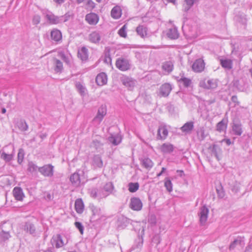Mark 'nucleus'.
<instances>
[{
  "mask_svg": "<svg viewBox=\"0 0 252 252\" xmlns=\"http://www.w3.org/2000/svg\"><path fill=\"white\" fill-rule=\"evenodd\" d=\"M13 146H6L0 151V158L5 162L11 161L14 156Z\"/></svg>",
  "mask_w": 252,
  "mask_h": 252,
  "instance_id": "obj_1",
  "label": "nucleus"
},
{
  "mask_svg": "<svg viewBox=\"0 0 252 252\" xmlns=\"http://www.w3.org/2000/svg\"><path fill=\"white\" fill-rule=\"evenodd\" d=\"M199 85L201 87L206 89H214L217 87L218 83L215 79H205L200 82Z\"/></svg>",
  "mask_w": 252,
  "mask_h": 252,
  "instance_id": "obj_2",
  "label": "nucleus"
},
{
  "mask_svg": "<svg viewBox=\"0 0 252 252\" xmlns=\"http://www.w3.org/2000/svg\"><path fill=\"white\" fill-rule=\"evenodd\" d=\"M208 214L209 209L206 206L200 208L198 214L201 225H203L205 224L208 219Z\"/></svg>",
  "mask_w": 252,
  "mask_h": 252,
  "instance_id": "obj_3",
  "label": "nucleus"
},
{
  "mask_svg": "<svg viewBox=\"0 0 252 252\" xmlns=\"http://www.w3.org/2000/svg\"><path fill=\"white\" fill-rule=\"evenodd\" d=\"M168 134L167 126L164 124H161L158 127L157 138L158 140H165Z\"/></svg>",
  "mask_w": 252,
  "mask_h": 252,
  "instance_id": "obj_4",
  "label": "nucleus"
},
{
  "mask_svg": "<svg viewBox=\"0 0 252 252\" xmlns=\"http://www.w3.org/2000/svg\"><path fill=\"white\" fill-rule=\"evenodd\" d=\"M38 171L45 177H51L54 174V166L51 164H46L39 167Z\"/></svg>",
  "mask_w": 252,
  "mask_h": 252,
  "instance_id": "obj_5",
  "label": "nucleus"
},
{
  "mask_svg": "<svg viewBox=\"0 0 252 252\" xmlns=\"http://www.w3.org/2000/svg\"><path fill=\"white\" fill-rule=\"evenodd\" d=\"M143 207V204L141 200L136 197L131 198L129 203V208L132 210L139 211L141 210Z\"/></svg>",
  "mask_w": 252,
  "mask_h": 252,
  "instance_id": "obj_6",
  "label": "nucleus"
},
{
  "mask_svg": "<svg viewBox=\"0 0 252 252\" xmlns=\"http://www.w3.org/2000/svg\"><path fill=\"white\" fill-rule=\"evenodd\" d=\"M116 67L122 71H126L130 68L129 61L125 59H119L116 63Z\"/></svg>",
  "mask_w": 252,
  "mask_h": 252,
  "instance_id": "obj_7",
  "label": "nucleus"
},
{
  "mask_svg": "<svg viewBox=\"0 0 252 252\" xmlns=\"http://www.w3.org/2000/svg\"><path fill=\"white\" fill-rule=\"evenodd\" d=\"M107 112L106 107L105 105H101L98 109L96 116L94 118V122H97L100 124L102 121L104 117L106 115Z\"/></svg>",
  "mask_w": 252,
  "mask_h": 252,
  "instance_id": "obj_8",
  "label": "nucleus"
},
{
  "mask_svg": "<svg viewBox=\"0 0 252 252\" xmlns=\"http://www.w3.org/2000/svg\"><path fill=\"white\" fill-rule=\"evenodd\" d=\"M105 142V139L100 136H96L93 139L91 146L94 147L98 152L100 151Z\"/></svg>",
  "mask_w": 252,
  "mask_h": 252,
  "instance_id": "obj_9",
  "label": "nucleus"
},
{
  "mask_svg": "<svg viewBox=\"0 0 252 252\" xmlns=\"http://www.w3.org/2000/svg\"><path fill=\"white\" fill-rule=\"evenodd\" d=\"M205 68V63L201 59H198L192 65V70L196 72H202Z\"/></svg>",
  "mask_w": 252,
  "mask_h": 252,
  "instance_id": "obj_10",
  "label": "nucleus"
},
{
  "mask_svg": "<svg viewBox=\"0 0 252 252\" xmlns=\"http://www.w3.org/2000/svg\"><path fill=\"white\" fill-rule=\"evenodd\" d=\"M45 16L48 22L51 24L56 25L62 23L61 16H56L50 11H48Z\"/></svg>",
  "mask_w": 252,
  "mask_h": 252,
  "instance_id": "obj_11",
  "label": "nucleus"
},
{
  "mask_svg": "<svg viewBox=\"0 0 252 252\" xmlns=\"http://www.w3.org/2000/svg\"><path fill=\"white\" fill-rule=\"evenodd\" d=\"M121 80L123 84L129 90H132L134 88L136 83L135 80L126 76L123 77Z\"/></svg>",
  "mask_w": 252,
  "mask_h": 252,
  "instance_id": "obj_12",
  "label": "nucleus"
},
{
  "mask_svg": "<svg viewBox=\"0 0 252 252\" xmlns=\"http://www.w3.org/2000/svg\"><path fill=\"white\" fill-rule=\"evenodd\" d=\"M172 89L171 84L164 83L159 88V94L163 97L168 96Z\"/></svg>",
  "mask_w": 252,
  "mask_h": 252,
  "instance_id": "obj_13",
  "label": "nucleus"
},
{
  "mask_svg": "<svg viewBox=\"0 0 252 252\" xmlns=\"http://www.w3.org/2000/svg\"><path fill=\"white\" fill-rule=\"evenodd\" d=\"M86 21L92 25H95L99 21V17L94 13L87 14L85 17Z\"/></svg>",
  "mask_w": 252,
  "mask_h": 252,
  "instance_id": "obj_14",
  "label": "nucleus"
},
{
  "mask_svg": "<svg viewBox=\"0 0 252 252\" xmlns=\"http://www.w3.org/2000/svg\"><path fill=\"white\" fill-rule=\"evenodd\" d=\"M233 133L237 136H240L243 133L242 126L239 121H235L232 126Z\"/></svg>",
  "mask_w": 252,
  "mask_h": 252,
  "instance_id": "obj_15",
  "label": "nucleus"
},
{
  "mask_svg": "<svg viewBox=\"0 0 252 252\" xmlns=\"http://www.w3.org/2000/svg\"><path fill=\"white\" fill-rule=\"evenodd\" d=\"M53 69L55 73H61L63 69L62 62L59 59L54 58L52 60Z\"/></svg>",
  "mask_w": 252,
  "mask_h": 252,
  "instance_id": "obj_16",
  "label": "nucleus"
},
{
  "mask_svg": "<svg viewBox=\"0 0 252 252\" xmlns=\"http://www.w3.org/2000/svg\"><path fill=\"white\" fill-rule=\"evenodd\" d=\"M70 181L71 184L74 187H78L81 185L80 176L78 172H75L70 177Z\"/></svg>",
  "mask_w": 252,
  "mask_h": 252,
  "instance_id": "obj_17",
  "label": "nucleus"
},
{
  "mask_svg": "<svg viewBox=\"0 0 252 252\" xmlns=\"http://www.w3.org/2000/svg\"><path fill=\"white\" fill-rule=\"evenodd\" d=\"M13 194L15 199L18 201H22L24 197V193L20 187H15L13 189Z\"/></svg>",
  "mask_w": 252,
  "mask_h": 252,
  "instance_id": "obj_18",
  "label": "nucleus"
},
{
  "mask_svg": "<svg viewBox=\"0 0 252 252\" xmlns=\"http://www.w3.org/2000/svg\"><path fill=\"white\" fill-rule=\"evenodd\" d=\"M96 84L99 86H103L107 83V76L106 73L101 72L98 74L95 79Z\"/></svg>",
  "mask_w": 252,
  "mask_h": 252,
  "instance_id": "obj_19",
  "label": "nucleus"
},
{
  "mask_svg": "<svg viewBox=\"0 0 252 252\" xmlns=\"http://www.w3.org/2000/svg\"><path fill=\"white\" fill-rule=\"evenodd\" d=\"M143 236H138V238L135 240L134 244L132 247V250L139 252L143 247Z\"/></svg>",
  "mask_w": 252,
  "mask_h": 252,
  "instance_id": "obj_20",
  "label": "nucleus"
},
{
  "mask_svg": "<svg viewBox=\"0 0 252 252\" xmlns=\"http://www.w3.org/2000/svg\"><path fill=\"white\" fill-rule=\"evenodd\" d=\"M100 39V34L98 31L93 32L89 35V41L94 43H98Z\"/></svg>",
  "mask_w": 252,
  "mask_h": 252,
  "instance_id": "obj_21",
  "label": "nucleus"
},
{
  "mask_svg": "<svg viewBox=\"0 0 252 252\" xmlns=\"http://www.w3.org/2000/svg\"><path fill=\"white\" fill-rule=\"evenodd\" d=\"M209 149L211 150L212 153V155H214L217 158V159L219 161L220 160V154L221 153V149L220 147L216 144H214L213 146H210Z\"/></svg>",
  "mask_w": 252,
  "mask_h": 252,
  "instance_id": "obj_22",
  "label": "nucleus"
},
{
  "mask_svg": "<svg viewBox=\"0 0 252 252\" xmlns=\"http://www.w3.org/2000/svg\"><path fill=\"white\" fill-rule=\"evenodd\" d=\"M78 57L82 61H86L88 58V50L85 47H83L78 51Z\"/></svg>",
  "mask_w": 252,
  "mask_h": 252,
  "instance_id": "obj_23",
  "label": "nucleus"
},
{
  "mask_svg": "<svg viewBox=\"0 0 252 252\" xmlns=\"http://www.w3.org/2000/svg\"><path fill=\"white\" fill-rule=\"evenodd\" d=\"M174 149V146L168 143L163 144L161 147V151L164 154H170L173 151Z\"/></svg>",
  "mask_w": 252,
  "mask_h": 252,
  "instance_id": "obj_24",
  "label": "nucleus"
},
{
  "mask_svg": "<svg viewBox=\"0 0 252 252\" xmlns=\"http://www.w3.org/2000/svg\"><path fill=\"white\" fill-rule=\"evenodd\" d=\"M103 189L106 192L103 195H100V198L106 197L112 193L114 189L113 184L111 182L107 183L103 187Z\"/></svg>",
  "mask_w": 252,
  "mask_h": 252,
  "instance_id": "obj_25",
  "label": "nucleus"
},
{
  "mask_svg": "<svg viewBox=\"0 0 252 252\" xmlns=\"http://www.w3.org/2000/svg\"><path fill=\"white\" fill-rule=\"evenodd\" d=\"M24 230L29 233L30 234L33 235L35 233V227L33 224L30 222H27L24 226Z\"/></svg>",
  "mask_w": 252,
  "mask_h": 252,
  "instance_id": "obj_26",
  "label": "nucleus"
},
{
  "mask_svg": "<svg viewBox=\"0 0 252 252\" xmlns=\"http://www.w3.org/2000/svg\"><path fill=\"white\" fill-rule=\"evenodd\" d=\"M141 163L143 167L148 170H150L154 166V163L148 158H144L141 160Z\"/></svg>",
  "mask_w": 252,
  "mask_h": 252,
  "instance_id": "obj_27",
  "label": "nucleus"
},
{
  "mask_svg": "<svg viewBox=\"0 0 252 252\" xmlns=\"http://www.w3.org/2000/svg\"><path fill=\"white\" fill-rule=\"evenodd\" d=\"M111 15L112 17L115 19L120 18L122 15V10L120 7L119 6L114 7L111 10Z\"/></svg>",
  "mask_w": 252,
  "mask_h": 252,
  "instance_id": "obj_28",
  "label": "nucleus"
},
{
  "mask_svg": "<svg viewBox=\"0 0 252 252\" xmlns=\"http://www.w3.org/2000/svg\"><path fill=\"white\" fill-rule=\"evenodd\" d=\"M51 37L52 40L59 41L62 37L61 32L57 29H54L51 32Z\"/></svg>",
  "mask_w": 252,
  "mask_h": 252,
  "instance_id": "obj_29",
  "label": "nucleus"
},
{
  "mask_svg": "<svg viewBox=\"0 0 252 252\" xmlns=\"http://www.w3.org/2000/svg\"><path fill=\"white\" fill-rule=\"evenodd\" d=\"M75 208L77 213L81 214L84 210V205L81 199H77L75 202Z\"/></svg>",
  "mask_w": 252,
  "mask_h": 252,
  "instance_id": "obj_30",
  "label": "nucleus"
},
{
  "mask_svg": "<svg viewBox=\"0 0 252 252\" xmlns=\"http://www.w3.org/2000/svg\"><path fill=\"white\" fill-rule=\"evenodd\" d=\"M136 31L137 34L142 38H144L147 34V28L143 25H139Z\"/></svg>",
  "mask_w": 252,
  "mask_h": 252,
  "instance_id": "obj_31",
  "label": "nucleus"
},
{
  "mask_svg": "<svg viewBox=\"0 0 252 252\" xmlns=\"http://www.w3.org/2000/svg\"><path fill=\"white\" fill-rule=\"evenodd\" d=\"M163 70L167 73H170L172 71L174 68V64L172 61H167L164 62L162 66Z\"/></svg>",
  "mask_w": 252,
  "mask_h": 252,
  "instance_id": "obj_32",
  "label": "nucleus"
},
{
  "mask_svg": "<svg viewBox=\"0 0 252 252\" xmlns=\"http://www.w3.org/2000/svg\"><path fill=\"white\" fill-rule=\"evenodd\" d=\"M167 36L172 39H177L179 37L177 29L173 28L170 29L167 33Z\"/></svg>",
  "mask_w": 252,
  "mask_h": 252,
  "instance_id": "obj_33",
  "label": "nucleus"
},
{
  "mask_svg": "<svg viewBox=\"0 0 252 252\" xmlns=\"http://www.w3.org/2000/svg\"><path fill=\"white\" fill-rule=\"evenodd\" d=\"M220 63L222 67L226 69L229 70L232 68V61L230 59H221Z\"/></svg>",
  "mask_w": 252,
  "mask_h": 252,
  "instance_id": "obj_34",
  "label": "nucleus"
},
{
  "mask_svg": "<svg viewBox=\"0 0 252 252\" xmlns=\"http://www.w3.org/2000/svg\"><path fill=\"white\" fill-rule=\"evenodd\" d=\"M75 87L77 91L82 96H84L87 93V90L85 87L80 82H77L75 84Z\"/></svg>",
  "mask_w": 252,
  "mask_h": 252,
  "instance_id": "obj_35",
  "label": "nucleus"
},
{
  "mask_svg": "<svg viewBox=\"0 0 252 252\" xmlns=\"http://www.w3.org/2000/svg\"><path fill=\"white\" fill-rule=\"evenodd\" d=\"M121 138L118 135H111L108 138V141L114 145H118L121 142Z\"/></svg>",
  "mask_w": 252,
  "mask_h": 252,
  "instance_id": "obj_36",
  "label": "nucleus"
},
{
  "mask_svg": "<svg viewBox=\"0 0 252 252\" xmlns=\"http://www.w3.org/2000/svg\"><path fill=\"white\" fill-rule=\"evenodd\" d=\"M53 240L55 243L56 248H60L64 245V243L60 234H58L56 237H54Z\"/></svg>",
  "mask_w": 252,
  "mask_h": 252,
  "instance_id": "obj_37",
  "label": "nucleus"
},
{
  "mask_svg": "<svg viewBox=\"0 0 252 252\" xmlns=\"http://www.w3.org/2000/svg\"><path fill=\"white\" fill-rule=\"evenodd\" d=\"M93 164L97 167L101 168L103 166V161L100 156L95 155L93 158Z\"/></svg>",
  "mask_w": 252,
  "mask_h": 252,
  "instance_id": "obj_38",
  "label": "nucleus"
},
{
  "mask_svg": "<svg viewBox=\"0 0 252 252\" xmlns=\"http://www.w3.org/2000/svg\"><path fill=\"white\" fill-rule=\"evenodd\" d=\"M93 215L94 217H97V219H99L102 216V211L100 208L93 206L91 207Z\"/></svg>",
  "mask_w": 252,
  "mask_h": 252,
  "instance_id": "obj_39",
  "label": "nucleus"
},
{
  "mask_svg": "<svg viewBox=\"0 0 252 252\" xmlns=\"http://www.w3.org/2000/svg\"><path fill=\"white\" fill-rule=\"evenodd\" d=\"M193 128V123L192 122H187L181 128L183 132H188L192 130Z\"/></svg>",
  "mask_w": 252,
  "mask_h": 252,
  "instance_id": "obj_40",
  "label": "nucleus"
},
{
  "mask_svg": "<svg viewBox=\"0 0 252 252\" xmlns=\"http://www.w3.org/2000/svg\"><path fill=\"white\" fill-rule=\"evenodd\" d=\"M128 223L129 220L126 218L122 217L118 220V227L119 228H124Z\"/></svg>",
  "mask_w": 252,
  "mask_h": 252,
  "instance_id": "obj_41",
  "label": "nucleus"
},
{
  "mask_svg": "<svg viewBox=\"0 0 252 252\" xmlns=\"http://www.w3.org/2000/svg\"><path fill=\"white\" fill-rule=\"evenodd\" d=\"M227 127V124L224 122V120H222L217 125L216 129L219 132H222L225 130Z\"/></svg>",
  "mask_w": 252,
  "mask_h": 252,
  "instance_id": "obj_42",
  "label": "nucleus"
},
{
  "mask_svg": "<svg viewBox=\"0 0 252 252\" xmlns=\"http://www.w3.org/2000/svg\"><path fill=\"white\" fill-rule=\"evenodd\" d=\"M128 190L130 192H136L139 188V184L136 183H129L128 184Z\"/></svg>",
  "mask_w": 252,
  "mask_h": 252,
  "instance_id": "obj_43",
  "label": "nucleus"
},
{
  "mask_svg": "<svg viewBox=\"0 0 252 252\" xmlns=\"http://www.w3.org/2000/svg\"><path fill=\"white\" fill-rule=\"evenodd\" d=\"M28 166V170L31 173H34L37 170L38 171L39 168L32 161L29 162Z\"/></svg>",
  "mask_w": 252,
  "mask_h": 252,
  "instance_id": "obj_44",
  "label": "nucleus"
},
{
  "mask_svg": "<svg viewBox=\"0 0 252 252\" xmlns=\"http://www.w3.org/2000/svg\"><path fill=\"white\" fill-rule=\"evenodd\" d=\"M164 186L166 189L169 192H171L173 190V185L171 180L169 178H166L164 180Z\"/></svg>",
  "mask_w": 252,
  "mask_h": 252,
  "instance_id": "obj_45",
  "label": "nucleus"
},
{
  "mask_svg": "<svg viewBox=\"0 0 252 252\" xmlns=\"http://www.w3.org/2000/svg\"><path fill=\"white\" fill-rule=\"evenodd\" d=\"M18 128L23 131H25L28 130V126L25 121L21 120L18 123Z\"/></svg>",
  "mask_w": 252,
  "mask_h": 252,
  "instance_id": "obj_46",
  "label": "nucleus"
},
{
  "mask_svg": "<svg viewBox=\"0 0 252 252\" xmlns=\"http://www.w3.org/2000/svg\"><path fill=\"white\" fill-rule=\"evenodd\" d=\"M25 156L24 150L23 149H20L18 153V160L17 162L20 164H21L23 161Z\"/></svg>",
  "mask_w": 252,
  "mask_h": 252,
  "instance_id": "obj_47",
  "label": "nucleus"
},
{
  "mask_svg": "<svg viewBox=\"0 0 252 252\" xmlns=\"http://www.w3.org/2000/svg\"><path fill=\"white\" fill-rule=\"evenodd\" d=\"M61 58L67 64H70L71 57L70 56H66L63 52L60 53Z\"/></svg>",
  "mask_w": 252,
  "mask_h": 252,
  "instance_id": "obj_48",
  "label": "nucleus"
},
{
  "mask_svg": "<svg viewBox=\"0 0 252 252\" xmlns=\"http://www.w3.org/2000/svg\"><path fill=\"white\" fill-rule=\"evenodd\" d=\"M195 0H185L186 5H184V10L187 12L193 5Z\"/></svg>",
  "mask_w": 252,
  "mask_h": 252,
  "instance_id": "obj_49",
  "label": "nucleus"
},
{
  "mask_svg": "<svg viewBox=\"0 0 252 252\" xmlns=\"http://www.w3.org/2000/svg\"><path fill=\"white\" fill-rule=\"evenodd\" d=\"M240 184L237 182H235L231 186V190L234 193H237L240 190Z\"/></svg>",
  "mask_w": 252,
  "mask_h": 252,
  "instance_id": "obj_50",
  "label": "nucleus"
},
{
  "mask_svg": "<svg viewBox=\"0 0 252 252\" xmlns=\"http://www.w3.org/2000/svg\"><path fill=\"white\" fill-rule=\"evenodd\" d=\"M180 81L183 84L185 87H188L191 84L190 79L186 77L181 78Z\"/></svg>",
  "mask_w": 252,
  "mask_h": 252,
  "instance_id": "obj_51",
  "label": "nucleus"
},
{
  "mask_svg": "<svg viewBox=\"0 0 252 252\" xmlns=\"http://www.w3.org/2000/svg\"><path fill=\"white\" fill-rule=\"evenodd\" d=\"M241 242V240L240 238H238L237 239L234 240L230 245L229 246V250H233L236 246L238 244H240Z\"/></svg>",
  "mask_w": 252,
  "mask_h": 252,
  "instance_id": "obj_52",
  "label": "nucleus"
},
{
  "mask_svg": "<svg viewBox=\"0 0 252 252\" xmlns=\"http://www.w3.org/2000/svg\"><path fill=\"white\" fill-rule=\"evenodd\" d=\"M118 33L120 36L126 37V25H124L118 31Z\"/></svg>",
  "mask_w": 252,
  "mask_h": 252,
  "instance_id": "obj_53",
  "label": "nucleus"
},
{
  "mask_svg": "<svg viewBox=\"0 0 252 252\" xmlns=\"http://www.w3.org/2000/svg\"><path fill=\"white\" fill-rule=\"evenodd\" d=\"M90 196L93 198H97L98 195L97 193V189L96 188H92L89 189Z\"/></svg>",
  "mask_w": 252,
  "mask_h": 252,
  "instance_id": "obj_54",
  "label": "nucleus"
},
{
  "mask_svg": "<svg viewBox=\"0 0 252 252\" xmlns=\"http://www.w3.org/2000/svg\"><path fill=\"white\" fill-rule=\"evenodd\" d=\"M41 17L39 15H34L32 19V23L34 25H37L40 22Z\"/></svg>",
  "mask_w": 252,
  "mask_h": 252,
  "instance_id": "obj_55",
  "label": "nucleus"
},
{
  "mask_svg": "<svg viewBox=\"0 0 252 252\" xmlns=\"http://www.w3.org/2000/svg\"><path fill=\"white\" fill-rule=\"evenodd\" d=\"M0 237L2 240L5 241L10 237V234L8 232L2 231L0 233Z\"/></svg>",
  "mask_w": 252,
  "mask_h": 252,
  "instance_id": "obj_56",
  "label": "nucleus"
},
{
  "mask_svg": "<svg viewBox=\"0 0 252 252\" xmlns=\"http://www.w3.org/2000/svg\"><path fill=\"white\" fill-rule=\"evenodd\" d=\"M71 14L69 13H66L64 15L61 16L62 23L67 21L70 18Z\"/></svg>",
  "mask_w": 252,
  "mask_h": 252,
  "instance_id": "obj_57",
  "label": "nucleus"
},
{
  "mask_svg": "<svg viewBox=\"0 0 252 252\" xmlns=\"http://www.w3.org/2000/svg\"><path fill=\"white\" fill-rule=\"evenodd\" d=\"M160 238L159 235L156 234L154 236L152 239V243H155L156 245H158L160 242Z\"/></svg>",
  "mask_w": 252,
  "mask_h": 252,
  "instance_id": "obj_58",
  "label": "nucleus"
},
{
  "mask_svg": "<svg viewBox=\"0 0 252 252\" xmlns=\"http://www.w3.org/2000/svg\"><path fill=\"white\" fill-rule=\"evenodd\" d=\"M76 227L79 230L80 233L83 234L84 231V227L82 223L80 222L76 221L75 222Z\"/></svg>",
  "mask_w": 252,
  "mask_h": 252,
  "instance_id": "obj_59",
  "label": "nucleus"
},
{
  "mask_svg": "<svg viewBox=\"0 0 252 252\" xmlns=\"http://www.w3.org/2000/svg\"><path fill=\"white\" fill-rule=\"evenodd\" d=\"M87 5L88 8H90L91 10L94 9L95 6V3L92 0H88L87 3Z\"/></svg>",
  "mask_w": 252,
  "mask_h": 252,
  "instance_id": "obj_60",
  "label": "nucleus"
},
{
  "mask_svg": "<svg viewBox=\"0 0 252 252\" xmlns=\"http://www.w3.org/2000/svg\"><path fill=\"white\" fill-rule=\"evenodd\" d=\"M231 101L235 103V105L236 104H238L239 101L238 100V98L237 96L233 95L231 97Z\"/></svg>",
  "mask_w": 252,
  "mask_h": 252,
  "instance_id": "obj_61",
  "label": "nucleus"
},
{
  "mask_svg": "<svg viewBox=\"0 0 252 252\" xmlns=\"http://www.w3.org/2000/svg\"><path fill=\"white\" fill-rule=\"evenodd\" d=\"M245 252H252V243L249 244L246 247Z\"/></svg>",
  "mask_w": 252,
  "mask_h": 252,
  "instance_id": "obj_62",
  "label": "nucleus"
},
{
  "mask_svg": "<svg viewBox=\"0 0 252 252\" xmlns=\"http://www.w3.org/2000/svg\"><path fill=\"white\" fill-rule=\"evenodd\" d=\"M217 191L220 197L222 198L224 196V192L222 190H219L218 189H217Z\"/></svg>",
  "mask_w": 252,
  "mask_h": 252,
  "instance_id": "obj_63",
  "label": "nucleus"
},
{
  "mask_svg": "<svg viewBox=\"0 0 252 252\" xmlns=\"http://www.w3.org/2000/svg\"><path fill=\"white\" fill-rule=\"evenodd\" d=\"M166 170V168L165 167H162V169H161V171L157 174V177H159L163 173V172Z\"/></svg>",
  "mask_w": 252,
  "mask_h": 252,
  "instance_id": "obj_64",
  "label": "nucleus"
}]
</instances>
